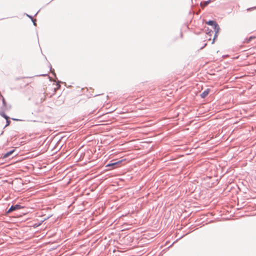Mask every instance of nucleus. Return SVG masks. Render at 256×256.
<instances>
[{"mask_svg":"<svg viewBox=\"0 0 256 256\" xmlns=\"http://www.w3.org/2000/svg\"><path fill=\"white\" fill-rule=\"evenodd\" d=\"M206 24L209 26H213L214 30L220 29L218 24L215 20H209L206 22Z\"/></svg>","mask_w":256,"mask_h":256,"instance_id":"4","label":"nucleus"},{"mask_svg":"<svg viewBox=\"0 0 256 256\" xmlns=\"http://www.w3.org/2000/svg\"><path fill=\"white\" fill-rule=\"evenodd\" d=\"M220 30V29H218V30H214V36L213 38L212 42V44L214 43L216 39L218 37V34Z\"/></svg>","mask_w":256,"mask_h":256,"instance_id":"8","label":"nucleus"},{"mask_svg":"<svg viewBox=\"0 0 256 256\" xmlns=\"http://www.w3.org/2000/svg\"><path fill=\"white\" fill-rule=\"evenodd\" d=\"M255 8H256V7L250 8H248L247 9V10L250 11V10H252L255 9Z\"/></svg>","mask_w":256,"mask_h":256,"instance_id":"16","label":"nucleus"},{"mask_svg":"<svg viewBox=\"0 0 256 256\" xmlns=\"http://www.w3.org/2000/svg\"><path fill=\"white\" fill-rule=\"evenodd\" d=\"M210 90V88H207L204 90L201 94L200 97L202 98H205L209 94Z\"/></svg>","mask_w":256,"mask_h":256,"instance_id":"5","label":"nucleus"},{"mask_svg":"<svg viewBox=\"0 0 256 256\" xmlns=\"http://www.w3.org/2000/svg\"><path fill=\"white\" fill-rule=\"evenodd\" d=\"M32 22H33V24L34 26H36V19H34L33 18V20H32Z\"/></svg>","mask_w":256,"mask_h":256,"instance_id":"14","label":"nucleus"},{"mask_svg":"<svg viewBox=\"0 0 256 256\" xmlns=\"http://www.w3.org/2000/svg\"><path fill=\"white\" fill-rule=\"evenodd\" d=\"M24 206H22L20 204H16V205H12L9 209L6 212V214H8L12 212L18 210H20V208H23Z\"/></svg>","mask_w":256,"mask_h":256,"instance_id":"3","label":"nucleus"},{"mask_svg":"<svg viewBox=\"0 0 256 256\" xmlns=\"http://www.w3.org/2000/svg\"><path fill=\"white\" fill-rule=\"evenodd\" d=\"M6 124L5 126V127L8 126L10 123V121L9 120V118L6 119Z\"/></svg>","mask_w":256,"mask_h":256,"instance_id":"11","label":"nucleus"},{"mask_svg":"<svg viewBox=\"0 0 256 256\" xmlns=\"http://www.w3.org/2000/svg\"><path fill=\"white\" fill-rule=\"evenodd\" d=\"M48 218V217L47 218V219ZM46 218H44V220H46Z\"/></svg>","mask_w":256,"mask_h":256,"instance_id":"19","label":"nucleus"},{"mask_svg":"<svg viewBox=\"0 0 256 256\" xmlns=\"http://www.w3.org/2000/svg\"><path fill=\"white\" fill-rule=\"evenodd\" d=\"M26 16H27L28 17L30 18V20H33V18H33V17H32V16L29 15V14H26Z\"/></svg>","mask_w":256,"mask_h":256,"instance_id":"15","label":"nucleus"},{"mask_svg":"<svg viewBox=\"0 0 256 256\" xmlns=\"http://www.w3.org/2000/svg\"><path fill=\"white\" fill-rule=\"evenodd\" d=\"M50 72H52V73L54 75H55V76H56V74H55V73H54V70H52V66H50Z\"/></svg>","mask_w":256,"mask_h":256,"instance_id":"13","label":"nucleus"},{"mask_svg":"<svg viewBox=\"0 0 256 256\" xmlns=\"http://www.w3.org/2000/svg\"><path fill=\"white\" fill-rule=\"evenodd\" d=\"M124 160H120L115 161L114 160H113L111 161V162L108 164L106 167L109 168L111 167L112 168L110 169H114L115 168H116L119 166L120 164H121V162Z\"/></svg>","mask_w":256,"mask_h":256,"instance_id":"2","label":"nucleus"},{"mask_svg":"<svg viewBox=\"0 0 256 256\" xmlns=\"http://www.w3.org/2000/svg\"><path fill=\"white\" fill-rule=\"evenodd\" d=\"M15 151V150L14 149H13L12 150H10L8 152H6V153H5L4 154V156H3V158H7L8 157H9L10 156H11Z\"/></svg>","mask_w":256,"mask_h":256,"instance_id":"7","label":"nucleus"},{"mask_svg":"<svg viewBox=\"0 0 256 256\" xmlns=\"http://www.w3.org/2000/svg\"><path fill=\"white\" fill-rule=\"evenodd\" d=\"M253 38H254V37H253V36H250V37L248 38V40H247V42H247V43L250 42L252 40V39H253Z\"/></svg>","mask_w":256,"mask_h":256,"instance_id":"12","label":"nucleus"},{"mask_svg":"<svg viewBox=\"0 0 256 256\" xmlns=\"http://www.w3.org/2000/svg\"><path fill=\"white\" fill-rule=\"evenodd\" d=\"M44 222V220L41 221L40 222L36 223L34 224L33 226L34 228H38L42 224V222Z\"/></svg>","mask_w":256,"mask_h":256,"instance_id":"10","label":"nucleus"},{"mask_svg":"<svg viewBox=\"0 0 256 256\" xmlns=\"http://www.w3.org/2000/svg\"><path fill=\"white\" fill-rule=\"evenodd\" d=\"M12 120H16V121H20V120L17 119V118H13Z\"/></svg>","mask_w":256,"mask_h":256,"instance_id":"17","label":"nucleus"},{"mask_svg":"<svg viewBox=\"0 0 256 256\" xmlns=\"http://www.w3.org/2000/svg\"><path fill=\"white\" fill-rule=\"evenodd\" d=\"M206 34H208L209 36H211L213 34V31L210 29L208 28H206Z\"/></svg>","mask_w":256,"mask_h":256,"instance_id":"9","label":"nucleus"},{"mask_svg":"<svg viewBox=\"0 0 256 256\" xmlns=\"http://www.w3.org/2000/svg\"><path fill=\"white\" fill-rule=\"evenodd\" d=\"M39 10L34 14V16H36V14H38V12Z\"/></svg>","mask_w":256,"mask_h":256,"instance_id":"18","label":"nucleus"},{"mask_svg":"<svg viewBox=\"0 0 256 256\" xmlns=\"http://www.w3.org/2000/svg\"><path fill=\"white\" fill-rule=\"evenodd\" d=\"M2 106L0 108V115L6 120L7 118H10L7 115L5 114L4 112L10 110V106L7 105L4 98L2 96Z\"/></svg>","mask_w":256,"mask_h":256,"instance_id":"1","label":"nucleus"},{"mask_svg":"<svg viewBox=\"0 0 256 256\" xmlns=\"http://www.w3.org/2000/svg\"><path fill=\"white\" fill-rule=\"evenodd\" d=\"M212 2V0H208L206 1H204L201 2L200 4V6L202 8H204L206 6L209 4H210Z\"/></svg>","mask_w":256,"mask_h":256,"instance_id":"6","label":"nucleus"}]
</instances>
